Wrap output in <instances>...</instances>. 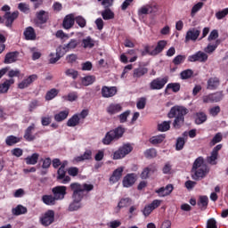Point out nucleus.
Segmentation results:
<instances>
[{"mask_svg":"<svg viewBox=\"0 0 228 228\" xmlns=\"http://www.w3.org/2000/svg\"><path fill=\"white\" fill-rule=\"evenodd\" d=\"M19 60V52H10L5 54L4 63L10 65V63H15Z\"/></svg>","mask_w":228,"mask_h":228,"instance_id":"19","label":"nucleus"},{"mask_svg":"<svg viewBox=\"0 0 228 228\" xmlns=\"http://www.w3.org/2000/svg\"><path fill=\"white\" fill-rule=\"evenodd\" d=\"M222 133H217L214 137L213 139L211 140L210 142V145L213 146V145H216V143H220V142H222Z\"/></svg>","mask_w":228,"mask_h":228,"instance_id":"60","label":"nucleus"},{"mask_svg":"<svg viewBox=\"0 0 228 228\" xmlns=\"http://www.w3.org/2000/svg\"><path fill=\"white\" fill-rule=\"evenodd\" d=\"M170 121H163L162 123L159 124L158 129L161 133H165L170 129Z\"/></svg>","mask_w":228,"mask_h":228,"instance_id":"45","label":"nucleus"},{"mask_svg":"<svg viewBox=\"0 0 228 228\" xmlns=\"http://www.w3.org/2000/svg\"><path fill=\"white\" fill-rule=\"evenodd\" d=\"M88 159H92V151L86 150L84 154L75 157L73 159V163H81V161H86Z\"/></svg>","mask_w":228,"mask_h":228,"instance_id":"22","label":"nucleus"},{"mask_svg":"<svg viewBox=\"0 0 228 228\" xmlns=\"http://www.w3.org/2000/svg\"><path fill=\"white\" fill-rule=\"evenodd\" d=\"M42 202L45 204V206H56V198L53 195H43L42 196Z\"/></svg>","mask_w":228,"mask_h":228,"instance_id":"30","label":"nucleus"},{"mask_svg":"<svg viewBox=\"0 0 228 228\" xmlns=\"http://www.w3.org/2000/svg\"><path fill=\"white\" fill-rule=\"evenodd\" d=\"M101 15L103 20H112V19H115V12H113L110 7H107L102 11Z\"/></svg>","mask_w":228,"mask_h":228,"instance_id":"29","label":"nucleus"},{"mask_svg":"<svg viewBox=\"0 0 228 228\" xmlns=\"http://www.w3.org/2000/svg\"><path fill=\"white\" fill-rule=\"evenodd\" d=\"M125 167H119L116 170L113 171L110 182L112 183V184H115V183H118L120 179L122 178V174L124 172Z\"/></svg>","mask_w":228,"mask_h":228,"instance_id":"16","label":"nucleus"},{"mask_svg":"<svg viewBox=\"0 0 228 228\" xmlns=\"http://www.w3.org/2000/svg\"><path fill=\"white\" fill-rule=\"evenodd\" d=\"M37 75H30L28 76L27 78L23 79L19 85L18 87L20 90H24V88H28V86H29L31 85V83L37 81Z\"/></svg>","mask_w":228,"mask_h":228,"instance_id":"18","label":"nucleus"},{"mask_svg":"<svg viewBox=\"0 0 228 228\" xmlns=\"http://www.w3.org/2000/svg\"><path fill=\"white\" fill-rule=\"evenodd\" d=\"M81 83L84 86H90V85H94V83H95V76L89 75L84 77Z\"/></svg>","mask_w":228,"mask_h":228,"instance_id":"37","label":"nucleus"},{"mask_svg":"<svg viewBox=\"0 0 228 228\" xmlns=\"http://www.w3.org/2000/svg\"><path fill=\"white\" fill-rule=\"evenodd\" d=\"M167 90H172L175 93H177L181 90V84L179 83H170L167 86Z\"/></svg>","mask_w":228,"mask_h":228,"instance_id":"52","label":"nucleus"},{"mask_svg":"<svg viewBox=\"0 0 228 228\" xmlns=\"http://www.w3.org/2000/svg\"><path fill=\"white\" fill-rule=\"evenodd\" d=\"M19 142H20V138L15 135H9L5 139V143L6 145H9V147L15 145V143H19Z\"/></svg>","mask_w":228,"mask_h":228,"instance_id":"39","label":"nucleus"},{"mask_svg":"<svg viewBox=\"0 0 228 228\" xmlns=\"http://www.w3.org/2000/svg\"><path fill=\"white\" fill-rule=\"evenodd\" d=\"M200 36V30L195 28H192L186 32L185 42L186 43H188L190 41L196 42L197 38H199Z\"/></svg>","mask_w":228,"mask_h":228,"instance_id":"11","label":"nucleus"},{"mask_svg":"<svg viewBox=\"0 0 228 228\" xmlns=\"http://www.w3.org/2000/svg\"><path fill=\"white\" fill-rule=\"evenodd\" d=\"M122 111V105L120 103H111L107 107V113L109 115H117Z\"/></svg>","mask_w":228,"mask_h":228,"instance_id":"24","label":"nucleus"},{"mask_svg":"<svg viewBox=\"0 0 228 228\" xmlns=\"http://www.w3.org/2000/svg\"><path fill=\"white\" fill-rule=\"evenodd\" d=\"M167 47V41L160 40L157 43L156 47L154 45H145L144 51L142 52V56L145 54H150V56H158L159 53H163V49Z\"/></svg>","mask_w":228,"mask_h":228,"instance_id":"3","label":"nucleus"},{"mask_svg":"<svg viewBox=\"0 0 228 228\" xmlns=\"http://www.w3.org/2000/svg\"><path fill=\"white\" fill-rule=\"evenodd\" d=\"M129 115H131V110H126V111L121 113L118 116L120 124H124V123L127 122V117H129Z\"/></svg>","mask_w":228,"mask_h":228,"instance_id":"57","label":"nucleus"},{"mask_svg":"<svg viewBox=\"0 0 228 228\" xmlns=\"http://www.w3.org/2000/svg\"><path fill=\"white\" fill-rule=\"evenodd\" d=\"M80 118L78 114H74L67 122L68 127H76V126H78Z\"/></svg>","mask_w":228,"mask_h":228,"instance_id":"36","label":"nucleus"},{"mask_svg":"<svg viewBox=\"0 0 228 228\" xmlns=\"http://www.w3.org/2000/svg\"><path fill=\"white\" fill-rule=\"evenodd\" d=\"M147 74V68H138L134 70V77H142Z\"/></svg>","mask_w":228,"mask_h":228,"instance_id":"49","label":"nucleus"},{"mask_svg":"<svg viewBox=\"0 0 228 228\" xmlns=\"http://www.w3.org/2000/svg\"><path fill=\"white\" fill-rule=\"evenodd\" d=\"M184 143H186V139L184 137H178L176 140V151H183L184 148Z\"/></svg>","mask_w":228,"mask_h":228,"instance_id":"51","label":"nucleus"},{"mask_svg":"<svg viewBox=\"0 0 228 228\" xmlns=\"http://www.w3.org/2000/svg\"><path fill=\"white\" fill-rule=\"evenodd\" d=\"M220 45V40H216L215 44H208V46L204 49L205 53H208V54H211V53H215L216 51V47Z\"/></svg>","mask_w":228,"mask_h":228,"instance_id":"41","label":"nucleus"},{"mask_svg":"<svg viewBox=\"0 0 228 228\" xmlns=\"http://www.w3.org/2000/svg\"><path fill=\"white\" fill-rule=\"evenodd\" d=\"M38 158H40V154L33 153L25 159V162L27 165H37L38 163Z\"/></svg>","mask_w":228,"mask_h":228,"instance_id":"34","label":"nucleus"},{"mask_svg":"<svg viewBox=\"0 0 228 228\" xmlns=\"http://www.w3.org/2000/svg\"><path fill=\"white\" fill-rule=\"evenodd\" d=\"M117 95V86H102V96L104 99H110V97H114Z\"/></svg>","mask_w":228,"mask_h":228,"instance_id":"12","label":"nucleus"},{"mask_svg":"<svg viewBox=\"0 0 228 228\" xmlns=\"http://www.w3.org/2000/svg\"><path fill=\"white\" fill-rule=\"evenodd\" d=\"M75 21L80 28H85V26H86V20L83 18V16L76 17Z\"/></svg>","mask_w":228,"mask_h":228,"instance_id":"62","label":"nucleus"},{"mask_svg":"<svg viewBox=\"0 0 228 228\" xmlns=\"http://www.w3.org/2000/svg\"><path fill=\"white\" fill-rule=\"evenodd\" d=\"M80 208L81 203L73 200V202L69 206V211H77Z\"/></svg>","mask_w":228,"mask_h":228,"instance_id":"59","label":"nucleus"},{"mask_svg":"<svg viewBox=\"0 0 228 228\" xmlns=\"http://www.w3.org/2000/svg\"><path fill=\"white\" fill-rule=\"evenodd\" d=\"M37 126L35 123H32L28 128L25 130L24 138L27 142H33V140L37 139V134H33Z\"/></svg>","mask_w":228,"mask_h":228,"instance_id":"13","label":"nucleus"},{"mask_svg":"<svg viewBox=\"0 0 228 228\" xmlns=\"http://www.w3.org/2000/svg\"><path fill=\"white\" fill-rule=\"evenodd\" d=\"M70 189L73 191L72 199L75 200V202H80L83 200V197H85V194L81 191V188L77 186V183H73L70 184Z\"/></svg>","mask_w":228,"mask_h":228,"instance_id":"8","label":"nucleus"},{"mask_svg":"<svg viewBox=\"0 0 228 228\" xmlns=\"http://www.w3.org/2000/svg\"><path fill=\"white\" fill-rule=\"evenodd\" d=\"M13 83H15V80L10 78L9 80H5L3 84H0V94H6Z\"/></svg>","mask_w":228,"mask_h":228,"instance_id":"31","label":"nucleus"},{"mask_svg":"<svg viewBox=\"0 0 228 228\" xmlns=\"http://www.w3.org/2000/svg\"><path fill=\"white\" fill-rule=\"evenodd\" d=\"M115 0H97L98 3H101L103 8H111Z\"/></svg>","mask_w":228,"mask_h":228,"instance_id":"61","label":"nucleus"},{"mask_svg":"<svg viewBox=\"0 0 228 228\" xmlns=\"http://www.w3.org/2000/svg\"><path fill=\"white\" fill-rule=\"evenodd\" d=\"M186 60V55H177L174 58L173 63L174 65H181V63H184Z\"/></svg>","mask_w":228,"mask_h":228,"instance_id":"56","label":"nucleus"},{"mask_svg":"<svg viewBox=\"0 0 228 228\" xmlns=\"http://www.w3.org/2000/svg\"><path fill=\"white\" fill-rule=\"evenodd\" d=\"M192 179L198 181V179H204L207 174H209V167L204 163V158L199 157L195 159L192 165Z\"/></svg>","mask_w":228,"mask_h":228,"instance_id":"1","label":"nucleus"},{"mask_svg":"<svg viewBox=\"0 0 228 228\" xmlns=\"http://www.w3.org/2000/svg\"><path fill=\"white\" fill-rule=\"evenodd\" d=\"M168 83V78L167 77H158L153 79L150 83V88L151 90H161L165 87V86Z\"/></svg>","mask_w":228,"mask_h":228,"instance_id":"6","label":"nucleus"},{"mask_svg":"<svg viewBox=\"0 0 228 228\" xmlns=\"http://www.w3.org/2000/svg\"><path fill=\"white\" fill-rule=\"evenodd\" d=\"M133 204V200L130 198H123L119 200L118 207H117V213L120 211V209L124 208H129Z\"/></svg>","mask_w":228,"mask_h":228,"instance_id":"28","label":"nucleus"},{"mask_svg":"<svg viewBox=\"0 0 228 228\" xmlns=\"http://www.w3.org/2000/svg\"><path fill=\"white\" fill-rule=\"evenodd\" d=\"M4 19H5V26L7 28H12V24H13V20L19 17V12H14L12 13L6 12L4 14Z\"/></svg>","mask_w":228,"mask_h":228,"instance_id":"21","label":"nucleus"},{"mask_svg":"<svg viewBox=\"0 0 228 228\" xmlns=\"http://www.w3.org/2000/svg\"><path fill=\"white\" fill-rule=\"evenodd\" d=\"M64 45L66 46L68 52L72 51L76 49L77 45H79V41L77 39H70L69 42Z\"/></svg>","mask_w":228,"mask_h":228,"instance_id":"42","label":"nucleus"},{"mask_svg":"<svg viewBox=\"0 0 228 228\" xmlns=\"http://www.w3.org/2000/svg\"><path fill=\"white\" fill-rule=\"evenodd\" d=\"M52 193L53 194V197H55V200H63L65 195H67V187L63 185L53 187L52 189Z\"/></svg>","mask_w":228,"mask_h":228,"instance_id":"7","label":"nucleus"},{"mask_svg":"<svg viewBox=\"0 0 228 228\" xmlns=\"http://www.w3.org/2000/svg\"><path fill=\"white\" fill-rule=\"evenodd\" d=\"M182 79H190L193 76V70L191 69H185L180 73Z\"/></svg>","mask_w":228,"mask_h":228,"instance_id":"53","label":"nucleus"},{"mask_svg":"<svg viewBox=\"0 0 228 228\" xmlns=\"http://www.w3.org/2000/svg\"><path fill=\"white\" fill-rule=\"evenodd\" d=\"M184 126V118H175L173 126L175 129H181Z\"/></svg>","mask_w":228,"mask_h":228,"instance_id":"46","label":"nucleus"},{"mask_svg":"<svg viewBox=\"0 0 228 228\" xmlns=\"http://www.w3.org/2000/svg\"><path fill=\"white\" fill-rule=\"evenodd\" d=\"M62 99H64V101H69V102H74V101H77V93H69L68 95L62 96Z\"/></svg>","mask_w":228,"mask_h":228,"instance_id":"50","label":"nucleus"},{"mask_svg":"<svg viewBox=\"0 0 228 228\" xmlns=\"http://www.w3.org/2000/svg\"><path fill=\"white\" fill-rule=\"evenodd\" d=\"M74 22H75L74 14H68L65 16L63 20L62 26L64 29H70V28L74 26Z\"/></svg>","mask_w":228,"mask_h":228,"instance_id":"23","label":"nucleus"},{"mask_svg":"<svg viewBox=\"0 0 228 228\" xmlns=\"http://www.w3.org/2000/svg\"><path fill=\"white\" fill-rule=\"evenodd\" d=\"M222 94H208L203 97V102H219Z\"/></svg>","mask_w":228,"mask_h":228,"instance_id":"27","label":"nucleus"},{"mask_svg":"<svg viewBox=\"0 0 228 228\" xmlns=\"http://www.w3.org/2000/svg\"><path fill=\"white\" fill-rule=\"evenodd\" d=\"M133 151V146L131 144H124L121 146L118 151H116L113 154V159H122L123 158H126L127 154L131 153Z\"/></svg>","mask_w":228,"mask_h":228,"instance_id":"5","label":"nucleus"},{"mask_svg":"<svg viewBox=\"0 0 228 228\" xmlns=\"http://www.w3.org/2000/svg\"><path fill=\"white\" fill-rule=\"evenodd\" d=\"M70 111L69 110V109L62 110L57 114L54 115V120L56 122H63V120H65L67 118V117H69V113Z\"/></svg>","mask_w":228,"mask_h":228,"instance_id":"35","label":"nucleus"},{"mask_svg":"<svg viewBox=\"0 0 228 228\" xmlns=\"http://www.w3.org/2000/svg\"><path fill=\"white\" fill-rule=\"evenodd\" d=\"M123 186L124 188H131L134 183H136V175L134 174H127L124 178H123Z\"/></svg>","mask_w":228,"mask_h":228,"instance_id":"17","label":"nucleus"},{"mask_svg":"<svg viewBox=\"0 0 228 228\" xmlns=\"http://www.w3.org/2000/svg\"><path fill=\"white\" fill-rule=\"evenodd\" d=\"M165 140V134L155 135L150 139L151 143L153 145H158V143H161Z\"/></svg>","mask_w":228,"mask_h":228,"instance_id":"47","label":"nucleus"},{"mask_svg":"<svg viewBox=\"0 0 228 228\" xmlns=\"http://www.w3.org/2000/svg\"><path fill=\"white\" fill-rule=\"evenodd\" d=\"M23 35L25 37V40H37V32H35V28H33V27L26 28Z\"/></svg>","mask_w":228,"mask_h":228,"instance_id":"25","label":"nucleus"},{"mask_svg":"<svg viewBox=\"0 0 228 228\" xmlns=\"http://www.w3.org/2000/svg\"><path fill=\"white\" fill-rule=\"evenodd\" d=\"M228 15V8L223 9L216 13V17L218 20H222L224 17Z\"/></svg>","mask_w":228,"mask_h":228,"instance_id":"58","label":"nucleus"},{"mask_svg":"<svg viewBox=\"0 0 228 228\" xmlns=\"http://www.w3.org/2000/svg\"><path fill=\"white\" fill-rule=\"evenodd\" d=\"M95 46V40L91 38L90 37H86L82 40V47L84 49H93Z\"/></svg>","mask_w":228,"mask_h":228,"instance_id":"32","label":"nucleus"},{"mask_svg":"<svg viewBox=\"0 0 228 228\" xmlns=\"http://www.w3.org/2000/svg\"><path fill=\"white\" fill-rule=\"evenodd\" d=\"M38 106H40V102H38V100H33L28 105V110L29 111H33L34 110H37Z\"/></svg>","mask_w":228,"mask_h":228,"instance_id":"63","label":"nucleus"},{"mask_svg":"<svg viewBox=\"0 0 228 228\" xmlns=\"http://www.w3.org/2000/svg\"><path fill=\"white\" fill-rule=\"evenodd\" d=\"M208 120V116L204 112H199L196 114V124L200 125L204 124Z\"/></svg>","mask_w":228,"mask_h":228,"instance_id":"44","label":"nucleus"},{"mask_svg":"<svg viewBox=\"0 0 228 228\" xmlns=\"http://www.w3.org/2000/svg\"><path fill=\"white\" fill-rule=\"evenodd\" d=\"M124 133H126V128L119 126L117 128L107 132L105 136L102 138V142L103 145H110L111 142H115L122 138V136L124 135Z\"/></svg>","mask_w":228,"mask_h":228,"instance_id":"2","label":"nucleus"},{"mask_svg":"<svg viewBox=\"0 0 228 228\" xmlns=\"http://www.w3.org/2000/svg\"><path fill=\"white\" fill-rule=\"evenodd\" d=\"M201 8H204V3L199 2L194 4L191 10V17H195L200 12Z\"/></svg>","mask_w":228,"mask_h":228,"instance_id":"40","label":"nucleus"},{"mask_svg":"<svg viewBox=\"0 0 228 228\" xmlns=\"http://www.w3.org/2000/svg\"><path fill=\"white\" fill-rule=\"evenodd\" d=\"M172 191H174V185L167 184L166 187H160L156 190L155 193H157L159 197H168Z\"/></svg>","mask_w":228,"mask_h":228,"instance_id":"14","label":"nucleus"},{"mask_svg":"<svg viewBox=\"0 0 228 228\" xmlns=\"http://www.w3.org/2000/svg\"><path fill=\"white\" fill-rule=\"evenodd\" d=\"M185 115H188V109L184 106L175 105L171 108L167 117L168 118H184Z\"/></svg>","mask_w":228,"mask_h":228,"instance_id":"4","label":"nucleus"},{"mask_svg":"<svg viewBox=\"0 0 228 228\" xmlns=\"http://www.w3.org/2000/svg\"><path fill=\"white\" fill-rule=\"evenodd\" d=\"M209 202V199L208 196H200L198 200V206L200 209H206L208 208V204Z\"/></svg>","mask_w":228,"mask_h":228,"instance_id":"38","label":"nucleus"},{"mask_svg":"<svg viewBox=\"0 0 228 228\" xmlns=\"http://www.w3.org/2000/svg\"><path fill=\"white\" fill-rule=\"evenodd\" d=\"M58 94H60V91L58 89H56V88L51 89L45 94L46 101H53V99H54V97H56V95H58Z\"/></svg>","mask_w":228,"mask_h":228,"instance_id":"43","label":"nucleus"},{"mask_svg":"<svg viewBox=\"0 0 228 228\" xmlns=\"http://www.w3.org/2000/svg\"><path fill=\"white\" fill-rule=\"evenodd\" d=\"M218 86H220V78L216 77H212L208 78L207 82V89L208 90H217Z\"/></svg>","mask_w":228,"mask_h":228,"instance_id":"20","label":"nucleus"},{"mask_svg":"<svg viewBox=\"0 0 228 228\" xmlns=\"http://www.w3.org/2000/svg\"><path fill=\"white\" fill-rule=\"evenodd\" d=\"M188 61H200V63H206V61H208V54L202 51H199L196 53L190 55L188 57Z\"/></svg>","mask_w":228,"mask_h":228,"instance_id":"9","label":"nucleus"},{"mask_svg":"<svg viewBox=\"0 0 228 228\" xmlns=\"http://www.w3.org/2000/svg\"><path fill=\"white\" fill-rule=\"evenodd\" d=\"M216 159H218V154L213 151L211 152V156L207 158V161L209 165H216Z\"/></svg>","mask_w":228,"mask_h":228,"instance_id":"54","label":"nucleus"},{"mask_svg":"<svg viewBox=\"0 0 228 228\" xmlns=\"http://www.w3.org/2000/svg\"><path fill=\"white\" fill-rule=\"evenodd\" d=\"M206 228H218L216 225V220L215 218H210L207 221Z\"/></svg>","mask_w":228,"mask_h":228,"instance_id":"64","label":"nucleus"},{"mask_svg":"<svg viewBox=\"0 0 228 228\" xmlns=\"http://www.w3.org/2000/svg\"><path fill=\"white\" fill-rule=\"evenodd\" d=\"M42 225H45V227H47L54 222V211L53 210H48L46 211L40 218Z\"/></svg>","mask_w":228,"mask_h":228,"instance_id":"10","label":"nucleus"},{"mask_svg":"<svg viewBox=\"0 0 228 228\" xmlns=\"http://www.w3.org/2000/svg\"><path fill=\"white\" fill-rule=\"evenodd\" d=\"M77 186L78 188H80L81 191H92V190H94V184H91V183H84V184H81V183H77Z\"/></svg>","mask_w":228,"mask_h":228,"instance_id":"48","label":"nucleus"},{"mask_svg":"<svg viewBox=\"0 0 228 228\" xmlns=\"http://www.w3.org/2000/svg\"><path fill=\"white\" fill-rule=\"evenodd\" d=\"M69 53V50H67V46H59L56 49V59H49V63L54 64L56 61H59L60 58H62V56H65Z\"/></svg>","mask_w":228,"mask_h":228,"instance_id":"15","label":"nucleus"},{"mask_svg":"<svg viewBox=\"0 0 228 228\" xmlns=\"http://www.w3.org/2000/svg\"><path fill=\"white\" fill-rule=\"evenodd\" d=\"M12 215L19 216L20 215H26L28 213V208L22 205H18L16 208L12 209Z\"/></svg>","mask_w":228,"mask_h":228,"instance_id":"33","label":"nucleus"},{"mask_svg":"<svg viewBox=\"0 0 228 228\" xmlns=\"http://www.w3.org/2000/svg\"><path fill=\"white\" fill-rule=\"evenodd\" d=\"M144 156L150 159L156 158V156H158V151H156V149L151 148V149L146 150V151L144 152Z\"/></svg>","mask_w":228,"mask_h":228,"instance_id":"55","label":"nucleus"},{"mask_svg":"<svg viewBox=\"0 0 228 228\" xmlns=\"http://www.w3.org/2000/svg\"><path fill=\"white\" fill-rule=\"evenodd\" d=\"M36 16L40 24H45V22L49 20V12L41 10L38 12H37Z\"/></svg>","mask_w":228,"mask_h":228,"instance_id":"26","label":"nucleus"}]
</instances>
